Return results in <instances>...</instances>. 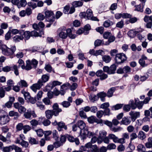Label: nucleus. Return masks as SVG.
I'll return each instance as SVG.
<instances>
[{
  "instance_id": "nucleus-1",
  "label": "nucleus",
  "mask_w": 152,
  "mask_h": 152,
  "mask_svg": "<svg viewBox=\"0 0 152 152\" xmlns=\"http://www.w3.org/2000/svg\"><path fill=\"white\" fill-rule=\"evenodd\" d=\"M52 107V110H48L45 112V116L48 119H51L53 115L55 116H58L59 113L62 111V109L59 108V106L56 103L53 104Z\"/></svg>"
},
{
  "instance_id": "nucleus-2",
  "label": "nucleus",
  "mask_w": 152,
  "mask_h": 152,
  "mask_svg": "<svg viewBox=\"0 0 152 152\" xmlns=\"http://www.w3.org/2000/svg\"><path fill=\"white\" fill-rule=\"evenodd\" d=\"M49 78V75H43L41 78L39 80L37 83L33 84L31 87V89L34 92H36L37 90L40 89L44 83L48 80Z\"/></svg>"
},
{
  "instance_id": "nucleus-3",
  "label": "nucleus",
  "mask_w": 152,
  "mask_h": 152,
  "mask_svg": "<svg viewBox=\"0 0 152 152\" xmlns=\"http://www.w3.org/2000/svg\"><path fill=\"white\" fill-rule=\"evenodd\" d=\"M1 49L2 54L5 56H8L12 55L16 50L15 46L8 48L6 45H3L1 46Z\"/></svg>"
},
{
  "instance_id": "nucleus-4",
  "label": "nucleus",
  "mask_w": 152,
  "mask_h": 152,
  "mask_svg": "<svg viewBox=\"0 0 152 152\" xmlns=\"http://www.w3.org/2000/svg\"><path fill=\"white\" fill-rule=\"evenodd\" d=\"M127 59V57L123 53H117L115 58V63L117 64L124 63Z\"/></svg>"
},
{
  "instance_id": "nucleus-5",
  "label": "nucleus",
  "mask_w": 152,
  "mask_h": 152,
  "mask_svg": "<svg viewBox=\"0 0 152 152\" xmlns=\"http://www.w3.org/2000/svg\"><path fill=\"white\" fill-rule=\"evenodd\" d=\"M117 66L115 64H113L110 67L105 66L103 67V69L104 72L108 74H113L115 73Z\"/></svg>"
},
{
  "instance_id": "nucleus-6",
  "label": "nucleus",
  "mask_w": 152,
  "mask_h": 152,
  "mask_svg": "<svg viewBox=\"0 0 152 152\" xmlns=\"http://www.w3.org/2000/svg\"><path fill=\"white\" fill-rule=\"evenodd\" d=\"M131 71V68L129 66H124L123 68H119L118 69L117 71V73L119 74L125 73L124 76L126 77L127 76V74H129Z\"/></svg>"
},
{
  "instance_id": "nucleus-7",
  "label": "nucleus",
  "mask_w": 152,
  "mask_h": 152,
  "mask_svg": "<svg viewBox=\"0 0 152 152\" xmlns=\"http://www.w3.org/2000/svg\"><path fill=\"white\" fill-rule=\"evenodd\" d=\"M52 124L54 126H57V129L59 131H61L64 129L65 130L67 129V127L63 121L57 122L56 120L52 123Z\"/></svg>"
},
{
  "instance_id": "nucleus-8",
  "label": "nucleus",
  "mask_w": 152,
  "mask_h": 152,
  "mask_svg": "<svg viewBox=\"0 0 152 152\" xmlns=\"http://www.w3.org/2000/svg\"><path fill=\"white\" fill-rule=\"evenodd\" d=\"M2 70L4 72H8L11 70H14V73L16 75H19V72L18 70V67L15 65H14L12 68L10 66H6L2 68Z\"/></svg>"
},
{
  "instance_id": "nucleus-9",
  "label": "nucleus",
  "mask_w": 152,
  "mask_h": 152,
  "mask_svg": "<svg viewBox=\"0 0 152 152\" xmlns=\"http://www.w3.org/2000/svg\"><path fill=\"white\" fill-rule=\"evenodd\" d=\"M24 116L26 119H31L32 116L33 118H35L37 115L36 114L34 111L27 110L26 112H25L24 114Z\"/></svg>"
},
{
  "instance_id": "nucleus-10",
  "label": "nucleus",
  "mask_w": 152,
  "mask_h": 152,
  "mask_svg": "<svg viewBox=\"0 0 152 152\" xmlns=\"http://www.w3.org/2000/svg\"><path fill=\"white\" fill-rule=\"evenodd\" d=\"M110 106L109 102H105L102 104L100 106L101 108L104 109V111L105 113H107L110 115L112 114L110 110L108 107Z\"/></svg>"
},
{
  "instance_id": "nucleus-11",
  "label": "nucleus",
  "mask_w": 152,
  "mask_h": 152,
  "mask_svg": "<svg viewBox=\"0 0 152 152\" xmlns=\"http://www.w3.org/2000/svg\"><path fill=\"white\" fill-rule=\"evenodd\" d=\"M14 107L15 108L18 109V111L21 114L24 113L26 110V109L22 105H20L18 102L13 104Z\"/></svg>"
},
{
  "instance_id": "nucleus-12",
  "label": "nucleus",
  "mask_w": 152,
  "mask_h": 152,
  "mask_svg": "<svg viewBox=\"0 0 152 152\" xmlns=\"http://www.w3.org/2000/svg\"><path fill=\"white\" fill-rule=\"evenodd\" d=\"M88 121L89 123L93 124L95 122L97 124H101L103 123V121L102 119L99 120L96 117L92 116L88 118Z\"/></svg>"
},
{
  "instance_id": "nucleus-13",
  "label": "nucleus",
  "mask_w": 152,
  "mask_h": 152,
  "mask_svg": "<svg viewBox=\"0 0 152 152\" xmlns=\"http://www.w3.org/2000/svg\"><path fill=\"white\" fill-rule=\"evenodd\" d=\"M66 137L68 140L71 142H75L76 145H78L80 141L78 138H75L74 137L70 134H66Z\"/></svg>"
},
{
  "instance_id": "nucleus-14",
  "label": "nucleus",
  "mask_w": 152,
  "mask_h": 152,
  "mask_svg": "<svg viewBox=\"0 0 152 152\" xmlns=\"http://www.w3.org/2000/svg\"><path fill=\"white\" fill-rule=\"evenodd\" d=\"M67 100L68 101H64L60 103V104L64 107H68L71 105V103L72 102V98L71 97L69 96L68 97Z\"/></svg>"
},
{
  "instance_id": "nucleus-15",
  "label": "nucleus",
  "mask_w": 152,
  "mask_h": 152,
  "mask_svg": "<svg viewBox=\"0 0 152 152\" xmlns=\"http://www.w3.org/2000/svg\"><path fill=\"white\" fill-rule=\"evenodd\" d=\"M45 17L46 20H49L53 18H55L53 11L47 10L45 12Z\"/></svg>"
},
{
  "instance_id": "nucleus-16",
  "label": "nucleus",
  "mask_w": 152,
  "mask_h": 152,
  "mask_svg": "<svg viewBox=\"0 0 152 152\" xmlns=\"http://www.w3.org/2000/svg\"><path fill=\"white\" fill-rule=\"evenodd\" d=\"M129 115L131 116L130 117L132 119V120L133 122H134L135 121L137 118L140 116V113L138 112H134V111H131L129 113Z\"/></svg>"
},
{
  "instance_id": "nucleus-17",
  "label": "nucleus",
  "mask_w": 152,
  "mask_h": 152,
  "mask_svg": "<svg viewBox=\"0 0 152 152\" xmlns=\"http://www.w3.org/2000/svg\"><path fill=\"white\" fill-rule=\"evenodd\" d=\"M21 68L23 69H25L26 70H31L33 68L31 65L30 60H28L26 61V64L25 66L24 64H23L21 65Z\"/></svg>"
},
{
  "instance_id": "nucleus-18",
  "label": "nucleus",
  "mask_w": 152,
  "mask_h": 152,
  "mask_svg": "<svg viewBox=\"0 0 152 152\" xmlns=\"http://www.w3.org/2000/svg\"><path fill=\"white\" fill-rule=\"evenodd\" d=\"M9 118L8 116L3 115L0 116V124H5L9 121Z\"/></svg>"
},
{
  "instance_id": "nucleus-19",
  "label": "nucleus",
  "mask_w": 152,
  "mask_h": 152,
  "mask_svg": "<svg viewBox=\"0 0 152 152\" xmlns=\"http://www.w3.org/2000/svg\"><path fill=\"white\" fill-rule=\"evenodd\" d=\"M20 34L23 36H24V38L25 37L26 40L28 39L31 37L30 36V32L29 31H24L23 30H21L20 33Z\"/></svg>"
},
{
  "instance_id": "nucleus-20",
  "label": "nucleus",
  "mask_w": 152,
  "mask_h": 152,
  "mask_svg": "<svg viewBox=\"0 0 152 152\" xmlns=\"http://www.w3.org/2000/svg\"><path fill=\"white\" fill-rule=\"evenodd\" d=\"M132 121L130 117H125L122 118L121 123L122 124L127 125L130 124Z\"/></svg>"
},
{
  "instance_id": "nucleus-21",
  "label": "nucleus",
  "mask_w": 152,
  "mask_h": 152,
  "mask_svg": "<svg viewBox=\"0 0 152 152\" xmlns=\"http://www.w3.org/2000/svg\"><path fill=\"white\" fill-rule=\"evenodd\" d=\"M97 95L98 98H99L102 102H104L105 101V97L107 96L106 93L104 91L98 93Z\"/></svg>"
},
{
  "instance_id": "nucleus-22",
  "label": "nucleus",
  "mask_w": 152,
  "mask_h": 152,
  "mask_svg": "<svg viewBox=\"0 0 152 152\" xmlns=\"http://www.w3.org/2000/svg\"><path fill=\"white\" fill-rule=\"evenodd\" d=\"M13 41L15 42H18L24 39V37L21 35H17L13 37Z\"/></svg>"
},
{
  "instance_id": "nucleus-23",
  "label": "nucleus",
  "mask_w": 152,
  "mask_h": 152,
  "mask_svg": "<svg viewBox=\"0 0 152 152\" xmlns=\"http://www.w3.org/2000/svg\"><path fill=\"white\" fill-rule=\"evenodd\" d=\"M138 32V31H136L134 30H131L128 32L127 34L130 38H133Z\"/></svg>"
},
{
  "instance_id": "nucleus-24",
  "label": "nucleus",
  "mask_w": 152,
  "mask_h": 152,
  "mask_svg": "<svg viewBox=\"0 0 152 152\" xmlns=\"http://www.w3.org/2000/svg\"><path fill=\"white\" fill-rule=\"evenodd\" d=\"M66 34L67 35V36L71 39H74L76 37V35L72 34V30L70 28L67 29L66 30Z\"/></svg>"
},
{
  "instance_id": "nucleus-25",
  "label": "nucleus",
  "mask_w": 152,
  "mask_h": 152,
  "mask_svg": "<svg viewBox=\"0 0 152 152\" xmlns=\"http://www.w3.org/2000/svg\"><path fill=\"white\" fill-rule=\"evenodd\" d=\"M77 126L80 129V131L84 129L86 127V124L82 120L78 121L76 123Z\"/></svg>"
},
{
  "instance_id": "nucleus-26",
  "label": "nucleus",
  "mask_w": 152,
  "mask_h": 152,
  "mask_svg": "<svg viewBox=\"0 0 152 152\" xmlns=\"http://www.w3.org/2000/svg\"><path fill=\"white\" fill-rule=\"evenodd\" d=\"M116 90V88L115 87H113L109 89L107 93V96L108 97H111L113 95V93Z\"/></svg>"
},
{
  "instance_id": "nucleus-27",
  "label": "nucleus",
  "mask_w": 152,
  "mask_h": 152,
  "mask_svg": "<svg viewBox=\"0 0 152 152\" xmlns=\"http://www.w3.org/2000/svg\"><path fill=\"white\" fill-rule=\"evenodd\" d=\"M105 45V44H104V41L103 40L97 39L94 41V48L101 45Z\"/></svg>"
},
{
  "instance_id": "nucleus-28",
  "label": "nucleus",
  "mask_w": 152,
  "mask_h": 152,
  "mask_svg": "<svg viewBox=\"0 0 152 152\" xmlns=\"http://www.w3.org/2000/svg\"><path fill=\"white\" fill-rule=\"evenodd\" d=\"M145 5V4L144 3L142 4V6L141 5V4L137 5H135L134 6L135 7V8L134 10L135 11L140 12H143V9Z\"/></svg>"
},
{
  "instance_id": "nucleus-29",
  "label": "nucleus",
  "mask_w": 152,
  "mask_h": 152,
  "mask_svg": "<svg viewBox=\"0 0 152 152\" xmlns=\"http://www.w3.org/2000/svg\"><path fill=\"white\" fill-rule=\"evenodd\" d=\"M138 138L141 140H144L146 138V134L142 131L139 132L138 134Z\"/></svg>"
},
{
  "instance_id": "nucleus-30",
  "label": "nucleus",
  "mask_w": 152,
  "mask_h": 152,
  "mask_svg": "<svg viewBox=\"0 0 152 152\" xmlns=\"http://www.w3.org/2000/svg\"><path fill=\"white\" fill-rule=\"evenodd\" d=\"M137 99H135L134 102L133 100H131L129 102V105L130 106V107L133 110L137 108L136 106Z\"/></svg>"
},
{
  "instance_id": "nucleus-31",
  "label": "nucleus",
  "mask_w": 152,
  "mask_h": 152,
  "mask_svg": "<svg viewBox=\"0 0 152 152\" xmlns=\"http://www.w3.org/2000/svg\"><path fill=\"white\" fill-rule=\"evenodd\" d=\"M104 116H109L110 115L107 113H105L104 111L103 110H99L97 111L96 113V116L98 118H100L103 115Z\"/></svg>"
},
{
  "instance_id": "nucleus-32",
  "label": "nucleus",
  "mask_w": 152,
  "mask_h": 152,
  "mask_svg": "<svg viewBox=\"0 0 152 152\" xmlns=\"http://www.w3.org/2000/svg\"><path fill=\"white\" fill-rule=\"evenodd\" d=\"M9 115L10 117H14L15 119H17L19 116L18 113L14 111H10L9 112Z\"/></svg>"
},
{
  "instance_id": "nucleus-33",
  "label": "nucleus",
  "mask_w": 152,
  "mask_h": 152,
  "mask_svg": "<svg viewBox=\"0 0 152 152\" xmlns=\"http://www.w3.org/2000/svg\"><path fill=\"white\" fill-rule=\"evenodd\" d=\"M30 123L32 126V129H34L38 125L40 124L38 121L34 119H32L30 121Z\"/></svg>"
},
{
  "instance_id": "nucleus-34",
  "label": "nucleus",
  "mask_w": 152,
  "mask_h": 152,
  "mask_svg": "<svg viewBox=\"0 0 152 152\" xmlns=\"http://www.w3.org/2000/svg\"><path fill=\"white\" fill-rule=\"evenodd\" d=\"M86 18L88 19H90L92 18L93 16V12L90 9H88L86 12Z\"/></svg>"
},
{
  "instance_id": "nucleus-35",
  "label": "nucleus",
  "mask_w": 152,
  "mask_h": 152,
  "mask_svg": "<svg viewBox=\"0 0 152 152\" xmlns=\"http://www.w3.org/2000/svg\"><path fill=\"white\" fill-rule=\"evenodd\" d=\"M124 104H118L115 105L111 107L112 110H117L121 109L123 106Z\"/></svg>"
},
{
  "instance_id": "nucleus-36",
  "label": "nucleus",
  "mask_w": 152,
  "mask_h": 152,
  "mask_svg": "<svg viewBox=\"0 0 152 152\" xmlns=\"http://www.w3.org/2000/svg\"><path fill=\"white\" fill-rule=\"evenodd\" d=\"M72 4L75 8L82 6L83 5V3L80 1H74L72 2Z\"/></svg>"
},
{
  "instance_id": "nucleus-37",
  "label": "nucleus",
  "mask_w": 152,
  "mask_h": 152,
  "mask_svg": "<svg viewBox=\"0 0 152 152\" xmlns=\"http://www.w3.org/2000/svg\"><path fill=\"white\" fill-rule=\"evenodd\" d=\"M108 137L110 139L113 140V141L115 143H116L118 141V137L113 134H109Z\"/></svg>"
},
{
  "instance_id": "nucleus-38",
  "label": "nucleus",
  "mask_w": 152,
  "mask_h": 152,
  "mask_svg": "<svg viewBox=\"0 0 152 152\" xmlns=\"http://www.w3.org/2000/svg\"><path fill=\"white\" fill-rule=\"evenodd\" d=\"M115 37L113 35H111L108 39L107 41L105 42V45H109L110 43L114 41L115 40Z\"/></svg>"
},
{
  "instance_id": "nucleus-39",
  "label": "nucleus",
  "mask_w": 152,
  "mask_h": 152,
  "mask_svg": "<svg viewBox=\"0 0 152 152\" xmlns=\"http://www.w3.org/2000/svg\"><path fill=\"white\" fill-rule=\"evenodd\" d=\"M145 146L147 148H150L152 147V138L149 137L148 139V142L145 143Z\"/></svg>"
},
{
  "instance_id": "nucleus-40",
  "label": "nucleus",
  "mask_w": 152,
  "mask_h": 152,
  "mask_svg": "<svg viewBox=\"0 0 152 152\" xmlns=\"http://www.w3.org/2000/svg\"><path fill=\"white\" fill-rule=\"evenodd\" d=\"M4 86H3L1 84L0 85V98H2L4 97L5 95V91L4 90Z\"/></svg>"
},
{
  "instance_id": "nucleus-41",
  "label": "nucleus",
  "mask_w": 152,
  "mask_h": 152,
  "mask_svg": "<svg viewBox=\"0 0 152 152\" xmlns=\"http://www.w3.org/2000/svg\"><path fill=\"white\" fill-rule=\"evenodd\" d=\"M107 134L106 132L105 131H100L98 137L99 139L102 140L103 138H104L106 137Z\"/></svg>"
},
{
  "instance_id": "nucleus-42",
  "label": "nucleus",
  "mask_w": 152,
  "mask_h": 152,
  "mask_svg": "<svg viewBox=\"0 0 152 152\" xmlns=\"http://www.w3.org/2000/svg\"><path fill=\"white\" fill-rule=\"evenodd\" d=\"M62 83L58 81H54L50 85L49 87H50V89H51L55 86L57 85H60Z\"/></svg>"
},
{
  "instance_id": "nucleus-43",
  "label": "nucleus",
  "mask_w": 152,
  "mask_h": 152,
  "mask_svg": "<svg viewBox=\"0 0 152 152\" xmlns=\"http://www.w3.org/2000/svg\"><path fill=\"white\" fill-rule=\"evenodd\" d=\"M1 149L3 152H10L12 150V145L3 147Z\"/></svg>"
},
{
  "instance_id": "nucleus-44",
  "label": "nucleus",
  "mask_w": 152,
  "mask_h": 152,
  "mask_svg": "<svg viewBox=\"0 0 152 152\" xmlns=\"http://www.w3.org/2000/svg\"><path fill=\"white\" fill-rule=\"evenodd\" d=\"M102 59L106 63H108L111 60V58L109 56L104 55L102 57Z\"/></svg>"
},
{
  "instance_id": "nucleus-45",
  "label": "nucleus",
  "mask_w": 152,
  "mask_h": 152,
  "mask_svg": "<svg viewBox=\"0 0 152 152\" xmlns=\"http://www.w3.org/2000/svg\"><path fill=\"white\" fill-rule=\"evenodd\" d=\"M137 150L139 152H145V148L142 144H139L137 147Z\"/></svg>"
},
{
  "instance_id": "nucleus-46",
  "label": "nucleus",
  "mask_w": 152,
  "mask_h": 152,
  "mask_svg": "<svg viewBox=\"0 0 152 152\" xmlns=\"http://www.w3.org/2000/svg\"><path fill=\"white\" fill-rule=\"evenodd\" d=\"M42 101L46 105H51L52 104V102L48 97L44 98L42 99Z\"/></svg>"
},
{
  "instance_id": "nucleus-47",
  "label": "nucleus",
  "mask_w": 152,
  "mask_h": 152,
  "mask_svg": "<svg viewBox=\"0 0 152 152\" xmlns=\"http://www.w3.org/2000/svg\"><path fill=\"white\" fill-rule=\"evenodd\" d=\"M113 24V22L108 20L104 22L103 23V26L106 28H107L109 27L110 26L112 25Z\"/></svg>"
},
{
  "instance_id": "nucleus-48",
  "label": "nucleus",
  "mask_w": 152,
  "mask_h": 152,
  "mask_svg": "<svg viewBox=\"0 0 152 152\" xmlns=\"http://www.w3.org/2000/svg\"><path fill=\"white\" fill-rule=\"evenodd\" d=\"M30 62L33 68L36 69L38 63V61L35 59H33L31 61L30 60Z\"/></svg>"
},
{
  "instance_id": "nucleus-49",
  "label": "nucleus",
  "mask_w": 152,
  "mask_h": 152,
  "mask_svg": "<svg viewBox=\"0 0 152 152\" xmlns=\"http://www.w3.org/2000/svg\"><path fill=\"white\" fill-rule=\"evenodd\" d=\"M27 4V2L26 0H20L19 1L18 3V8H20L21 7H25Z\"/></svg>"
},
{
  "instance_id": "nucleus-50",
  "label": "nucleus",
  "mask_w": 152,
  "mask_h": 152,
  "mask_svg": "<svg viewBox=\"0 0 152 152\" xmlns=\"http://www.w3.org/2000/svg\"><path fill=\"white\" fill-rule=\"evenodd\" d=\"M83 29H84V34H87L88 33V31L91 29V26L89 24H87L85 25Z\"/></svg>"
},
{
  "instance_id": "nucleus-51",
  "label": "nucleus",
  "mask_w": 152,
  "mask_h": 152,
  "mask_svg": "<svg viewBox=\"0 0 152 152\" xmlns=\"http://www.w3.org/2000/svg\"><path fill=\"white\" fill-rule=\"evenodd\" d=\"M21 93L22 94H23L25 99L27 101L28 100H29L28 99H29L31 97L29 93L25 92L24 90H23L21 91Z\"/></svg>"
},
{
  "instance_id": "nucleus-52",
  "label": "nucleus",
  "mask_w": 152,
  "mask_h": 152,
  "mask_svg": "<svg viewBox=\"0 0 152 152\" xmlns=\"http://www.w3.org/2000/svg\"><path fill=\"white\" fill-rule=\"evenodd\" d=\"M89 99L91 101L94 102L95 101H97L99 98L98 96L97 95H92L89 96Z\"/></svg>"
},
{
  "instance_id": "nucleus-53",
  "label": "nucleus",
  "mask_w": 152,
  "mask_h": 152,
  "mask_svg": "<svg viewBox=\"0 0 152 152\" xmlns=\"http://www.w3.org/2000/svg\"><path fill=\"white\" fill-rule=\"evenodd\" d=\"M58 36L62 39H66L67 37V35L66 34V33L63 31H61L59 33Z\"/></svg>"
},
{
  "instance_id": "nucleus-54",
  "label": "nucleus",
  "mask_w": 152,
  "mask_h": 152,
  "mask_svg": "<svg viewBox=\"0 0 152 152\" xmlns=\"http://www.w3.org/2000/svg\"><path fill=\"white\" fill-rule=\"evenodd\" d=\"M51 133L52 132L51 131H47L44 132L45 137L46 140H49L50 137H48V136L50 135Z\"/></svg>"
},
{
  "instance_id": "nucleus-55",
  "label": "nucleus",
  "mask_w": 152,
  "mask_h": 152,
  "mask_svg": "<svg viewBox=\"0 0 152 152\" xmlns=\"http://www.w3.org/2000/svg\"><path fill=\"white\" fill-rule=\"evenodd\" d=\"M18 84L20 85V87H26L28 86V84L24 80H21L18 83Z\"/></svg>"
},
{
  "instance_id": "nucleus-56",
  "label": "nucleus",
  "mask_w": 152,
  "mask_h": 152,
  "mask_svg": "<svg viewBox=\"0 0 152 152\" xmlns=\"http://www.w3.org/2000/svg\"><path fill=\"white\" fill-rule=\"evenodd\" d=\"M144 104L143 102L142 101H140L138 100V101L137 99L136 106L139 109H141Z\"/></svg>"
},
{
  "instance_id": "nucleus-57",
  "label": "nucleus",
  "mask_w": 152,
  "mask_h": 152,
  "mask_svg": "<svg viewBox=\"0 0 152 152\" xmlns=\"http://www.w3.org/2000/svg\"><path fill=\"white\" fill-rule=\"evenodd\" d=\"M36 105L40 110H44L45 109V105H43L42 102H38L36 103Z\"/></svg>"
},
{
  "instance_id": "nucleus-58",
  "label": "nucleus",
  "mask_w": 152,
  "mask_h": 152,
  "mask_svg": "<svg viewBox=\"0 0 152 152\" xmlns=\"http://www.w3.org/2000/svg\"><path fill=\"white\" fill-rule=\"evenodd\" d=\"M124 25V20H121L120 21L117 23L116 24V27L122 28L123 27Z\"/></svg>"
},
{
  "instance_id": "nucleus-59",
  "label": "nucleus",
  "mask_w": 152,
  "mask_h": 152,
  "mask_svg": "<svg viewBox=\"0 0 152 152\" xmlns=\"http://www.w3.org/2000/svg\"><path fill=\"white\" fill-rule=\"evenodd\" d=\"M37 136L39 137H42L44 134V132L42 129H39L35 130Z\"/></svg>"
},
{
  "instance_id": "nucleus-60",
  "label": "nucleus",
  "mask_w": 152,
  "mask_h": 152,
  "mask_svg": "<svg viewBox=\"0 0 152 152\" xmlns=\"http://www.w3.org/2000/svg\"><path fill=\"white\" fill-rule=\"evenodd\" d=\"M90 150L91 152H99V149L96 145H92Z\"/></svg>"
},
{
  "instance_id": "nucleus-61",
  "label": "nucleus",
  "mask_w": 152,
  "mask_h": 152,
  "mask_svg": "<svg viewBox=\"0 0 152 152\" xmlns=\"http://www.w3.org/2000/svg\"><path fill=\"white\" fill-rule=\"evenodd\" d=\"M112 34L109 32H105L103 34V37L105 39H108L111 36Z\"/></svg>"
},
{
  "instance_id": "nucleus-62",
  "label": "nucleus",
  "mask_w": 152,
  "mask_h": 152,
  "mask_svg": "<svg viewBox=\"0 0 152 152\" xmlns=\"http://www.w3.org/2000/svg\"><path fill=\"white\" fill-rule=\"evenodd\" d=\"M130 141L131 142L133 140L137 138V137L138 138V135H137L135 132H133L130 135Z\"/></svg>"
},
{
  "instance_id": "nucleus-63",
  "label": "nucleus",
  "mask_w": 152,
  "mask_h": 152,
  "mask_svg": "<svg viewBox=\"0 0 152 152\" xmlns=\"http://www.w3.org/2000/svg\"><path fill=\"white\" fill-rule=\"evenodd\" d=\"M29 142L31 144H37L38 143V141H37L34 138L31 137H30L29 140Z\"/></svg>"
},
{
  "instance_id": "nucleus-64",
  "label": "nucleus",
  "mask_w": 152,
  "mask_h": 152,
  "mask_svg": "<svg viewBox=\"0 0 152 152\" xmlns=\"http://www.w3.org/2000/svg\"><path fill=\"white\" fill-rule=\"evenodd\" d=\"M30 36L31 37H41V35H40L39 33L35 31H33L30 32Z\"/></svg>"
}]
</instances>
